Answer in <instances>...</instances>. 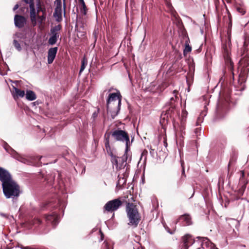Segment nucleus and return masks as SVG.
Returning <instances> with one entry per match:
<instances>
[{"label": "nucleus", "instance_id": "f257e3e1", "mask_svg": "<svg viewBox=\"0 0 249 249\" xmlns=\"http://www.w3.org/2000/svg\"><path fill=\"white\" fill-rule=\"evenodd\" d=\"M0 180L2 182L3 192L6 198H15L19 196L20 187L12 180L9 173L0 167Z\"/></svg>", "mask_w": 249, "mask_h": 249}, {"label": "nucleus", "instance_id": "f03ea898", "mask_svg": "<svg viewBox=\"0 0 249 249\" xmlns=\"http://www.w3.org/2000/svg\"><path fill=\"white\" fill-rule=\"evenodd\" d=\"M122 97L119 91L110 93L108 96L107 100V111L110 112L112 118H114L120 109Z\"/></svg>", "mask_w": 249, "mask_h": 249}, {"label": "nucleus", "instance_id": "7ed1b4c3", "mask_svg": "<svg viewBox=\"0 0 249 249\" xmlns=\"http://www.w3.org/2000/svg\"><path fill=\"white\" fill-rule=\"evenodd\" d=\"M105 134H107L109 138L114 142H120L125 143L126 153L129 150L130 138L128 133L120 128H114L111 131H107Z\"/></svg>", "mask_w": 249, "mask_h": 249}, {"label": "nucleus", "instance_id": "20e7f679", "mask_svg": "<svg viewBox=\"0 0 249 249\" xmlns=\"http://www.w3.org/2000/svg\"><path fill=\"white\" fill-rule=\"evenodd\" d=\"M126 202V212L128 218V225L134 228L137 227L141 219V216L137 206L132 202Z\"/></svg>", "mask_w": 249, "mask_h": 249}, {"label": "nucleus", "instance_id": "39448f33", "mask_svg": "<svg viewBox=\"0 0 249 249\" xmlns=\"http://www.w3.org/2000/svg\"><path fill=\"white\" fill-rule=\"evenodd\" d=\"M231 35H228L224 40H223L222 52L225 62L229 65V69L232 72L233 80H234V73L233 71L234 64L230 56L231 46Z\"/></svg>", "mask_w": 249, "mask_h": 249}, {"label": "nucleus", "instance_id": "423d86ee", "mask_svg": "<svg viewBox=\"0 0 249 249\" xmlns=\"http://www.w3.org/2000/svg\"><path fill=\"white\" fill-rule=\"evenodd\" d=\"M229 101V94L227 93L225 95L222 91H220V98L216 109V116L217 118H222L224 116L228 108Z\"/></svg>", "mask_w": 249, "mask_h": 249}, {"label": "nucleus", "instance_id": "0eeeda50", "mask_svg": "<svg viewBox=\"0 0 249 249\" xmlns=\"http://www.w3.org/2000/svg\"><path fill=\"white\" fill-rule=\"evenodd\" d=\"M249 54L245 53L242 56V57L239 61V67L241 68V72L239 75L238 83L241 85L246 81V77L249 72Z\"/></svg>", "mask_w": 249, "mask_h": 249}, {"label": "nucleus", "instance_id": "6e6552de", "mask_svg": "<svg viewBox=\"0 0 249 249\" xmlns=\"http://www.w3.org/2000/svg\"><path fill=\"white\" fill-rule=\"evenodd\" d=\"M124 200L122 197H119L108 201L104 206V212H114L123 205Z\"/></svg>", "mask_w": 249, "mask_h": 249}, {"label": "nucleus", "instance_id": "1a4fd4ad", "mask_svg": "<svg viewBox=\"0 0 249 249\" xmlns=\"http://www.w3.org/2000/svg\"><path fill=\"white\" fill-rule=\"evenodd\" d=\"M62 26L61 24L55 25L52 27L50 29V37L48 39V44L50 45H53L57 42L59 37L60 32L62 30Z\"/></svg>", "mask_w": 249, "mask_h": 249}, {"label": "nucleus", "instance_id": "9d476101", "mask_svg": "<svg viewBox=\"0 0 249 249\" xmlns=\"http://www.w3.org/2000/svg\"><path fill=\"white\" fill-rule=\"evenodd\" d=\"M128 151L126 153L125 149V153L122 157H118L115 156L111 159V161L113 164L116 165L117 170H120L125 166L128 156Z\"/></svg>", "mask_w": 249, "mask_h": 249}, {"label": "nucleus", "instance_id": "9b49d317", "mask_svg": "<svg viewBox=\"0 0 249 249\" xmlns=\"http://www.w3.org/2000/svg\"><path fill=\"white\" fill-rule=\"evenodd\" d=\"M248 180L245 178V173L244 171H240V177L239 182V189L235 192L237 199H239L243 196L248 184Z\"/></svg>", "mask_w": 249, "mask_h": 249}, {"label": "nucleus", "instance_id": "f8f14e48", "mask_svg": "<svg viewBox=\"0 0 249 249\" xmlns=\"http://www.w3.org/2000/svg\"><path fill=\"white\" fill-rule=\"evenodd\" d=\"M54 3L56 5L53 17L57 22H61L62 18V2L61 0H55Z\"/></svg>", "mask_w": 249, "mask_h": 249}, {"label": "nucleus", "instance_id": "ddd939ff", "mask_svg": "<svg viewBox=\"0 0 249 249\" xmlns=\"http://www.w3.org/2000/svg\"><path fill=\"white\" fill-rule=\"evenodd\" d=\"M14 20L15 26L20 29L24 27L27 23L26 18L24 16L18 14L15 15Z\"/></svg>", "mask_w": 249, "mask_h": 249}, {"label": "nucleus", "instance_id": "4468645a", "mask_svg": "<svg viewBox=\"0 0 249 249\" xmlns=\"http://www.w3.org/2000/svg\"><path fill=\"white\" fill-rule=\"evenodd\" d=\"M45 219L47 224H50L54 228L58 223V216L55 213H53L51 214L45 215Z\"/></svg>", "mask_w": 249, "mask_h": 249}, {"label": "nucleus", "instance_id": "2eb2a0df", "mask_svg": "<svg viewBox=\"0 0 249 249\" xmlns=\"http://www.w3.org/2000/svg\"><path fill=\"white\" fill-rule=\"evenodd\" d=\"M173 22L182 32V35L186 36L187 34L181 18L176 14L174 15Z\"/></svg>", "mask_w": 249, "mask_h": 249}, {"label": "nucleus", "instance_id": "dca6fc26", "mask_svg": "<svg viewBox=\"0 0 249 249\" xmlns=\"http://www.w3.org/2000/svg\"><path fill=\"white\" fill-rule=\"evenodd\" d=\"M2 141L3 142L2 146L4 149L14 158L20 160V157L16 151H15L6 142L3 140H2Z\"/></svg>", "mask_w": 249, "mask_h": 249}, {"label": "nucleus", "instance_id": "f3484780", "mask_svg": "<svg viewBox=\"0 0 249 249\" xmlns=\"http://www.w3.org/2000/svg\"><path fill=\"white\" fill-rule=\"evenodd\" d=\"M30 18L32 24L35 26L36 24V10L35 8V3L29 5Z\"/></svg>", "mask_w": 249, "mask_h": 249}, {"label": "nucleus", "instance_id": "a211bd4d", "mask_svg": "<svg viewBox=\"0 0 249 249\" xmlns=\"http://www.w3.org/2000/svg\"><path fill=\"white\" fill-rule=\"evenodd\" d=\"M58 50L57 47L51 48L48 52V63L52 64L55 58L56 54Z\"/></svg>", "mask_w": 249, "mask_h": 249}, {"label": "nucleus", "instance_id": "6ab92c4d", "mask_svg": "<svg viewBox=\"0 0 249 249\" xmlns=\"http://www.w3.org/2000/svg\"><path fill=\"white\" fill-rule=\"evenodd\" d=\"M183 246L184 249H188L190 246L192 245L194 241L192 238L191 236L187 234L182 237Z\"/></svg>", "mask_w": 249, "mask_h": 249}, {"label": "nucleus", "instance_id": "aec40b11", "mask_svg": "<svg viewBox=\"0 0 249 249\" xmlns=\"http://www.w3.org/2000/svg\"><path fill=\"white\" fill-rule=\"evenodd\" d=\"M249 45V38L247 36H246L244 39V44L242 48L241 49L240 51V54L241 56H243L244 54H249V51L248 48V46Z\"/></svg>", "mask_w": 249, "mask_h": 249}, {"label": "nucleus", "instance_id": "412c9836", "mask_svg": "<svg viewBox=\"0 0 249 249\" xmlns=\"http://www.w3.org/2000/svg\"><path fill=\"white\" fill-rule=\"evenodd\" d=\"M169 107L165 109L164 112H165L170 118H173L175 114H178V111L176 108V105H173V106H169Z\"/></svg>", "mask_w": 249, "mask_h": 249}, {"label": "nucleus", "instance_id": "4be33fe9", "mask_svg": "<svg viewBox=\"0 0 249 249\" xmlns=\"http://www.w3.org/2000/svg\"><path fill=\"white\" fill-rule=\"evenodd\" d=\"M179 220H182L185 222V225H190L192 224L191 216L188 214H185L181 215L179 218L176 221L175 224L178 222Z\"/></svg>", "mask_w": 249, "mask_h": 249}, {"label": "nucleus", "instance_id": "5701e85b", "mask_svg": "<svg viewBox=\"0 0 249 249\" xmlns=\"http://www.w3.org/2000/svg\"><path fill=\"white\" fill-rule=\"evenodd\" d=\"M104 137H105V148H106L107 152V154L111 156V159H112L113 158V157H114V156H113V155L111 147L109 145V139L110 138H109L107 134H105Z\"/></svg>", "mask_w": 249, "mask_h": 249}, {"label": "nucleus", "instance_id": "b1692460", "mask_svg": "<svg viewBox=\"0 0 249 249\" xmlns=\"http://www.w3.org/2000/svg\"><path fill=\"white\" fill-rule=\"evenodd\" d=\"M170 117L163 111L160 115V123L162 127L165 126L169 122V119Z\"/></svg>", "mask_w": 249, "mask_h": 249}, {"label": "nucleus", "instance_id": "393cba45", "mask_svg": "<svg viewBox=\"0 0 249 249\" xmlns=\"http://www.w3.org/2000/svg\"><path fill=\"white\" fill-rule=\"evenodd\" d=\"M14 91L13 92V96L15 99L18 98L19 97L22 98L25 95V92L24 90H20L16 87H13Z\"/></svg>", "mask_w": 249, "mask_h": 249}, {"label": "nucleus", "instance_id": "a878e982", "mask_svg": "<svg viewBox=\"0 0 249 249\" xmlns=\"http://www.w3.org/2000/svg\"><path fill=\"white\" fill-rule=\"evenodd\" d=\"M178 91L177 90H174L173 91V96L171 97L170 99V101L168 103L169 106H173V105H176L175 103L177 102V99H178Z\"/></svg>", "mask_w": 249, "mask_h": 249}, {"label": "nucleus", "instance_id": "bb28decb", "mask_svg": "<svg viewBox=\"0 0 249 249\" xmlns=\"http://www.w3.org/2000/svg\"><path fill=\"white\" fill-rule=\"evenodd\" d=\"M26 98L29 101H33L36 99V96L33 91L29 90L26 92Z\"/></svg>", "mask_w": 249, "mask_h": 249}, {"label": "nucleus", "instance_id": "cd10ccee", "mask_svg": "<svg viewBox=\"0 0 249 249\" xmlns=\"http://www.w3.org/2000/svg\"><path fill=\"white\" fill-rule=\"evenodd\" d=\"M79 6H80V9L81 12L84 15H86L87 14V11H88V8L86 5V4L83 0L82 1H80L78 2Z\"/></svg>", "mask_w": 249, "mask_h": 249}, {"label": "nucleus", "instance_id": "c85d7f7f", "mask_svg": "<svg viewBox=\"0 0 249 249\" xmlns=\"http://www.w3.org/2000/svg\"><path fill=\"white\" fill-rule=\"evenodd\" d=\"M186 36H187L188 40H186L185 43V47L183 50V54L184 56H186L192 50V47L189 45L188 43V41L189 40V37L187 35Z\"/></svg>", "mask_w": 249, "mask_h": 249}, {"label": "nucleus", "instance_id": "c756f323", "mask_svg": "<svg viewBox=\"0 0 249 249\" xmlns=\"http://www.w3.org/2000/svg\"><path fill=\"white\" fill-rule=\"evenodd\" d=\"M37 10H36V16L38 15L39 12H42L43 14L45 13V9L44 8L42 7L41 5V2L40 0H38L37 4Z\"/></svg>", "mask_w": 249, "mask_h": 249}, {"label": "nucleus", "instance_id": "7c9ffc66", "mask_svg": "<svg viewBox=\"0 0 249 249\" xmlns=\"http://www.w3.org/2000/svg\"><path fill=\"white\" fill-rule=\"evenodd\" d=\"M218 2L215 1V11L216 12V14L217 15V16L218 18H219L222 14V12H221L220 10L222 9L221 7L218 5Z\"/></svg>", "mask_w": 249, "mask_h": 249}, {"label": "nucleus", "instance_id": "2f4dec72", "mask_svg": "<svg viewBox=\"0 0 249 249\" xmlns=\"http://www.w3.org/2000/svg\"><path fill=\"white\" fill-rule=\"evenodd\" d=\"M87 65V60L84 58L81 61V66L79 71V74H80L84 70Z\"/></svg>", "mask_w": 249, "mask_h": 249}, {"label": "nucleus", "instance_id": "473e14b6", "mask_svg": "<svg viewBox=\"0 0 249 249\" xmlns=\"http://www.w3.org/2000/svg\"><path fill=\"white\" fill-rule=\"evenodd\" d=\"M224 7L226 8V12L228 14V18L229 19V26H230V25H231V15L230 12H229L228 9L227 8V6L226 5V4L224 3Z\"/></svg>", "mask_w": 249, "mask_h": 249}, {"label": "nucleus", "instance_id": "72a5a7b5", "mask_svg": "<svg viewBox=\"0 0 249 249\" xmlns=\"http://www.w3.org/2000/svg\"><path fill=\"white\" fill-rule=\"evenodd\" d=\"M169 84L166 82H164L162 83L159 86L160 90L161 91L163 90L164 89H165L166 88H167L169 86Z\"/></svg>", "mask_w": 249, "mask_h": 249}, {"label": "nucleus", "instance_id": "f704fd0d", "mask_svg": "<svg viewBox=\"0 0 249 249\" xmlns=\"http://www.w3.org/2000/svg\"><path fill=\"white\" fill-rule=\"evenodd\" d=\"M41 223V219L38 217H36L32 220V224L34 225H39Z\"/></svg>", "mask_w": 249, "mask_h": 249}, {"label": "nucleus", "instance_id": "c9c22d12", "mask_svg": "<svg viewBox=\"0 0 249 249\" xmlns=\"http://www.w3.org/2000/svg\"><path fill=\"white\" fill-rule=\"evenodd\" d=\"M13 44L15 47L18 51H20L21 50V47L19 43L17 40H14Z\"/></svg>", "mask_w": 249, "mask_h": 249}, {"label": "nucleus", "instance_id": "e433bc0d", "mask_svg": "<svg viewBox=\"0 0 249 249\" xmlns=\"http://www.w3.org/2000/svg\"><path fill=\"white\" fill-rule=\"evenodd\" d=\"M104 244L105 245V249H113V247L112 246L109 244L107 241H105L104 242Z\"/></svg>", "mask_w": 249, "mask_h": 249}, {"label": "nucleus", "instance_id": "4c0bfd02", "mask_svg": "<svg viewBox=\"0 0 249 249\" xmlns=\"http://www.w3.org/2000/svg\"><path fill=\"white\" fill-rule=\"evenodd\" d=\"M21 1L24 2L26 4H29V6L30 4H33L35 3L34 0H21Z\"/></svg>", "mask_w": 249, "mask_h": 249}, {"label": "nucleus", "instance_id": "58836bf2", "mask_svg": "<svg viewBox=\"0 0 249 249\" xmlns=\"http://www.w3.org/2000/svg\"><path fill=\"white\" fill-rule=\"evenodd\" d=\"M237 11L240 13L242 15H244L245 13H246V11L245 10L242 8H240V7H238L237 8Z\"/></svg>", "mask_w": 249, "mask_h": 249}, {"label": "nucleus", "instance_id": "ea45409f", "mask_svg": "<svg viewBox=\"0 0 249 249\" xmlns=\"http://www.w3.org/2000/svg\"><path fill=\"white\" fill-rule=\"evenodd\" d=\"M99 233L100 234V241H103L104 238V234L101 229L99 231Z\"/></svg>", "mask_w": 249, "mask_h": 249}, {"label": "nucleus", "instance_id": "a19ab883", "mask_svg": "<svg viewBox=\"0 0 249 249\" xmlns=\"http://www.w3.org/2000/svg\"><path fill=\"white\" fill-rule=\"evenodd\" d=\"M19 247L22 249H34V248L30 247H24L23 245H20Z\"/></svg>", "mask_w": 249, "mask_h": 249}, {"label": "nucleus", "instance_id": "79ce46f5", "mask_svg": "<svg viewBox=\"0 0 249 249\" xmlns=\"http://www.w3.org/2000/svg\"><path fill=\"white\" fill-rule=\"evenodd\" d=\"M37 17L38 18L40 19L42 21L44 20L45 19V13L43 14L42 16H39L38 15H37Z\"/></svg>", "mask_w": 249, "mask_h": 249}, {"label": "nucleus", "instance_id": "37998d69", "mask_svg": "<svg viewBox=\"0 0 249 249\" xmlns=\"http://www.w3.org/2000/svg\"><path fill=\"white\" fill-rule=\"evenodd\" d=\"M148 153L146 149H144L141 154V158L143 156H146L147 154Z\"/></svg>", "mask_w": 249, "mask_h": 249}, {"label": "nucleus", "instance_id": "c03bdc74", "mask_svg": "<svg viewBox=\"0 0 249 249\" xmlns=\"http://www.w3.org/2000/svg\"><path fill=\"white\" fill-rule=\"evenodd\" d=\"M166 230H167V231L169 233H170V234H174L175 233V229L172 230V231H171L168 227H167L166 228Z\"/></svg>", "mask_w": 249, "mask_h": 249}, {"label": "nucleus", "instance_id": "a18cd8bd", "mask_svg": "<svg viewBox=\"0 0 249 249\" xmlns=\"http://www.w3.org/2000/svg\"><path fill=\"white\" fill-rule=\"evenodd\" d=\"M50 204V202H46V203H45L44 204H43L42 205V206L41 209H42V210H44L45 208H46L47 206V205H49Z\"/></svg>", "mask_w": 249, "mask_h": 249}, {"label": "nucleus", "instance_id": "49530a36", "mask_svg": "<svg viewBox=\"0 0 249 249\" xmlns=\"http://www.w3.org/2000/svg\"><path fill=\"white\" fill-rule=\"evenodd\" d=\"M66 0H63V10H64V14L66 13Z\"/></svg>", "mask_w": 249, "mask_h": 249}, {"label": "nucleus", "instance_id": "de8ad7c7", "mask_svg": "<svg viewBox=\"0 0 249 249\" xmlns=\"http://www.w3.org/2000/svg\"><path fill=\"white\" fill-rule=\"evenodd\" d=\"M163 139H164V141H163L164 145L165 147H166L167 146V142L166 137H164Z\"/></svg>", "mask_w": 249, "mask_h": 249}, {"label": "nucleus", "instance_id": "09e8293b", "mask_svg": "<svg viewBox=\"0 0 249 249\" xmlns=\"http://www.w3.org/2000/svg\"><path fill=\"white\" fill-rule=\"evenodd\" d=\"M19 7V5L18 4H16L14 8H13V11H16V10H17Z\"/></svg>", "mask_w": 249, "mask_h": 249}, {"label": "nucleus", "instance_id": "8fccbe9b", "mask_svg": "<svg viewBox=\"0 0 249 249\" xmlns=\"http://www.w3.org/2000/svg\"><path fill=\"white\" fill-rule=\"evenodd\" d=\"M97 115H98V114L97 113H96V112H94L93 114H92V117L95 119V118H96L97 117Z\"/></svg>", "mask_w": 249, "mask_h": 249}, {"label": "nucleus", "instance_id": "3c124183", "mask_svg": "<svg viewBox=\"0 0 249 249\" xmlns=\"http://www.w3.org/2000/svg\"><path fill=\"white\" fill-rule=\"evenodd\" d=\"M211 247L212 248H213L214 249H218V248H217L216 247H215V245L213 244V243H211Z\"/></svg>", "mask_w": 249, "mask_h": 249}, {"label": "nucleus", "instance_id": "603ef678", "mask_svg": "<svg viewBox=\"0 0 249 249\" xmlns=\"http://www.w3.org/2000/svg\"><path fill=\"white\" fill-rule=\"evenodd\" d=\"M200 129L199 128H196L195 130V133L197 134V133H198L200 131Z\"/></svg>", "mask_w": 249, "mask_h": 249}, {"label": "nucleus", "instance_id": "864d4df0", "mask_svg": "<svg viewBox=\"0 0 249 249\" xmlns=\"http://www.w3.org/2000/svg\"><path fill=\"white\" fill-rule=\"evenodd\" d=\"M181 166L182 167V175H183L185 174V171H184V168L183 166V164L182 163L181 164Z\"/></svg>", "mask_w": 249, "mask_h": 249}, {"label": "nucleus", "instance_id": "5fc2aeb1", "mask_svg": "<svg viewBox=\"0 0 249 249\" xmlns=\"http://www.w3.org/2000/svg\"><path fill=\"white\" fill-rule=\"evenodd\" d=\"M118 178H119V179H118V184L119 185H121V183L122 182H121V177H120V175L118 176Z\"/></svg>", "mask_w": 249, "mask_h": 249}, {"label": "nucleus", "instance_id": "6e6d98bb", "mask_svg": "<svg viewBox=\"0 0 249 249\" xmlns=\"http://www.w3.org/2000/svg\"><path fill=\"white\" fill-rule=\"evenodd\" d=\"M36 158L38 159V160L39 161L40 159L42 158V156H37Z\"/></svg>", "mask_w": 249, "mask_h": 249}, {"label": "nucleus", "instance_id": "4d7b16f0", "mask_svg": "<svg viewBox=\"0 0 249 249\" xmlns=\"http://www.w3.org/2000/svg\"><path fill=\"white\" fill-rule=\"evenodd\" d=\"M122 180H124V182L122 183V184H123L125 183L126 180L124 179V178H122Z\"/></svg>", "mask_w": 249, "mask_h": 249}, {"label": "nucleus", "instance_id": "13d9d810", "mask_svg": "<svg viewBox=\"0 0 249 249\" xmlns=\"http://www.w3.org/2000/svg\"><path fill=\"white\" fill-rule=\"evenodd\" d=\"M24 9L25 8L24 7H22L20 9V10L21 11H23L24 10Z\"/></svg>", "mask_w": 249, "mask_h": 249}, {"label": "nucleus", "instance_id": "bf43d9fd", "mask_svg": "<svg viewBox=\"0 0 249 249\" xmlns=\"http://www.w3.org/2000/svg\"><path fill=\"white\" fill-rule=\"evenodd\" d=\"M178 58L179 59H181V54L179 55Z\"/></svg>", "mask_w": 249, "mask_h": 249}, {"label": "nucleus", "instance_id": "052dcab7", "mask_svg": "<svg viewBox=\"0 0 249 249\" xmlns=\"http://www.w3.org/2000/svg\"><path fill=\"white\" fill-rule=\"evenodd\" d=\"M231 163V161L230 160L229 163V166L230 165Z\"/></svg>", "mask_w": 249, "mask_h": 249}, {"label": "nucleus", "instance_id": "680f3d73", "mask_svg": "<svg viewBox=\"0 0 249 249\" xmlns=\"http://www.w3.org/2000/svg\"><path fill=\"white\" fill-rule=\"evenodd\" d=\"M186 111L184 112V114H186Z\"/></svg>", "mask_w": 249, "mask_h": 249}, {"label": "nucleus", "instance_id": "e2e57ef3", "mask_svg": "<svg viewBox=\"0 0 249 249\" xmlns=\"http://www.w3.org/2000/svg\"><path fill=\"white\" fill-rule=\"evenodd\" d=\"M197 249H200V248H198Z\"/></svg>", "mask_w": 249, "mask_h": 249}]
</instances>
